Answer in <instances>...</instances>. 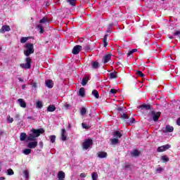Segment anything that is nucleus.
I'll return each instance as SVG.
<instances>
[{"instance_id": "nucleus-1", "label": "nucleus", "mask_w": 180, "mask_h": 180, "mask_svg": "<svg viewBox=\"0 0 180 180\" xmlns=\"http://www.w3.org/2000/svg\"><path fill=\"white\" fill-rule=\"evenodd\" d=\"M25 47L26 50L24 51V55L27 58L25 59V63L20 64V67L24 68V70H30V68H32V63H33V60L29 56L30 54L34 53V46L33 44L29 43L25 44Z\"/></svg>"}, {"instance_id": "nucleus-2", "label": "nucleus", "mask_w": 180, "mask_h": 180, "mask_svg": "<svg viewBox=\"0 0 180 180\" xmlns=\"http://www.w3.org/2000/svg\"><path fill=\"white\" fill-rule=\"evenodd\" d=\"M31 134H29V136L27 137V140L29 141H34L36 140V138L39 137L41 134H43L44 133V129H31Z\"/></svg>"}, {"instance_id": "nucleus-3", "label": "nucleus", "mask_w": 180, "mask_h": 180, "mask_svg": "<svg viewBox=\"0 0 180 180\" xmlns=\"http://www.w3.org/2000/svg\"><path fill=\"white\" fill-rule=\"evenodd\" d=\"M92 144H94V141L91 139H88L83 142L82 148L84 150H88V148L92 146Z\"/></svg>"}, {"instance_id": "nucleus-4", "label": "nucleus", "mask_w": 180, "mask_h": 180, "mask_svg": "<svg viewBox=\"0 0 180 180\" xmlns=\"http://www.w3.org/2000/svg\"><path fill=\"white\" fill-rule=\"evenodd\" d=\"M169 148H171V145L166 144L158 147L157 151L158 153H164V151H167V150H169Z\"/></svg>"}, {"instance_id": "nucleus-5", "label": "nucleus", "mask_w": 180, "mask_h": 180, "mask_svg": "<svg viewBox=\"0 0 180 180\" xmlns=\"http://www.w3.org/2000/svg\"><path fill=\"white\" fill-rule=\"evenodd\" d=\"M150 115L153 116V120L155 122H158V119H160V117L161 116L160 112H155V111H151Z\"/></svg>"}, {"instance_id": "nucleus-6", "label": "nucleus", "mask_w": 180, "mask_h": 180, "mask_svg": "<svg viewBox=\"0 0 180 180\" xmlns=\"http://www.w3.org/2000/svg\"><path fill=\"white\" fill-rule=\"evenodd\" d=\"M120 117L122 120H124L129 126H130V118L127 113L121 114Z\"/></svg>"}, {"instance_id": "nucleus-7", "label": "nucleus", "mask_w": 180, "mask_h": 180, "mask_svg": "<svg viewBox=\"0 0 180 180\" xmlns=\"http://www.w3.org/2000/svg\"><path fill=\"white\" fill-rule=\"evenodd\" d=\"M82 51V46L80 45H76L74 46L72 53V54L77 55V54H79V51Z\"/></svg>"}, {"instance_id": "nucleus-8", "label": "nucleus", "mask_w": 180, "mask_h": 180, "mask_svg": "<svg viewBox=\"0 0 180 180\" xmlns=\"http://www.w3.org/2000/svg\"><path fill=\"white\" fill-rule=\"evenodd\" d=\"M139 108L141 110H151V105L150 104H142Z\"/></svg>"}, {"instance_id": "nucleus-9", "label": "nucleus", "mask_w": 180, "mask_h": 180, "mask_svg": "<svg viewBox=\"0 0 180 180\" xmlns=\"http://www.w3.org/2000/svg\"><path fill=\"white\" fill-rule=\"evenodd\" d=\"M111 59H112V54H107L103 56V62L104 64H106V63H109V61H110Z\"/></svg>"}, {"instance_id": "nucleus-10", "label": "nucleus", "mask_w": 180, "mask_h": 180, "mask_svg": "<svg viewBox=\"0 0 180 180\" xmlns=\"http://www.w3.org/2000/svg\"><path fill=\"white\" fill-rule=\"evenodd\" d=\"M5 32H11V27L9 25H3L0 29V33H5Z\"/></svg>"}, {"instance_id": "nucleus-11", "label": "nucleus", "mask_w": 180, "mask_h": 180, "mask_svg": "<svg viewBox=\"0 0 180 180\" xmlns=\"http://www.w3.org/2000/svg\"><path fill=\"white\" fill-rule=\"evenodd\" d=\"M97 157H98V158H108V153L105 151H100L97 153Z\"/></svg>"}, {"instance_id": "nucleus-12", "label": "nucleus", "mask_w": 180, "mask_h": 180, "mask_svg": "<svg viewBox=\"0 0 180 180\" xmlns=\"http://www.w3.org/2000/svg\"><path fill=\"white\" fill-rule=\"evenodd\" d=\"M46 84V86H47V88H49V89H51V88H53V86H54V83L53 82V80L51 79H48L45 82Z\"/></svg>"}, {"instance_id": "nucleus-13", "label": "nucleus", "mask_w": 180, "mask_h": 180, "mask_svg": "<svg viewBox=\"0 0 180 180\" xmlns=\"http://www.w3.org/2000/svg\"><path fill=\"white\" fill-rule=\"evenodd\" d=\"M174 131V127L167 125L165 129H163V133H172Z\"/></svg>"}, {"instance_id": "nucleus-14", "label": "nucleus", "mask_w": 180, "mask_h": 180, "mask_svg": "<svg viewBox=\"0 0 180 180\" xmlns=\"http://www.w3.org/2000/svg\"><path fill=\"white\" fill-rule=\"evenodd\" d=\"M37 141L30 142L27 144V147L32 150V148H36L37 147Z\"/></svg>"}, {"instance_id": "nucleus-15", "label": "nucleus", "mask_w": 180, "mask_h": 180, "mask_svg": "<svg viewBox=\"0 0 180 180\" xmlns=\"http://www.w3.org/2000/svg\"><path fill=\"white\" fill-rule=\"evenodd\" d=\"M58 179L60 180H65V173L63 171H59L58 172Z\"/></svg>"}, {"instance_id": "nucleus-16", "label": "nucleus", "mask_w": 180, "mask_h": 180, "mask_svg": "<svg viewBox=\"0 0 180 180\" xmlns=\"http://www.w3.org/2000/svg\"><path fill=\"white\" fill-rule=\"evenodd\" d=\"M66 133H67V131H65V129H62V130H61L62 141H65V140H67V136L65 135Z\"/></svg>"}, {"instance_id": "nucleus-17", "label": "nucleus", "mask_w": 180, "mask_h": 180, "mask_svg": "<svg viewBox=\"0 0 180 180\" xmlns=\"http://www.w3.org/2000/svg\"><path fill=\"white\" fill-rule=\"evenodd\" d=\"M108 37H109V34H108L104 35V37L103 39V43L104 47H108V45L109 44V43L108 42Z\"/></svg>"}, {"instance_id": "nucleus-18", "label": "nucleus", "mask_w": 180, "mask_h": 180, "mask_svg": "<svg viewBox=\"0 0 180 180\" xmlns=\"http://www.w3.org/2000/svg\"><path fill=\"white\" fill-rule=\"evenodd\" d=\"M88 81H89V77L88 75H85L84 77L82 79V85L85 86L88 84Z\"/></svg>"}, {"instance_id": "nucleus-19", "label": "nucleus", "mask_w": 180, "mask_h": 180, "mask_svg": "<svg viewBox=\"0 0 180 180\" xmlns=\"http://www.w3.org/2000/svg\"><path fill=\"white\" fill-rule=\"evenodd\" d=\"M78 96H81L82 98H84V96H85V89L84 87L79 89L78 92Z\"/></svg>"}, {"instance_id": "nucleus-20", "label": "nucleus", "mask_w": 180, "mask_h": 180, "mask_svg": "<svg viewBox=\"0 0 180 180\" xmlns=\"http://www.w3.org/2000/svg\"><path fill=\"white\" fill-rule=\"evenodd\" d=\"M131 157H139L140 155V150L135 149L131 152Z\"/></svg>"}, {"instance_id": "nucleus-21", "label": "nucleus", "mask_w": 180, "mask_h": 180, "mask_svg": "<svg viewBox=\"0 0 180 180\" xmlns=\"http://www.w3.org/2000/svg\"><path fill=\"white\" fill-rule=\"evenodd\" d=\"M18 101L21 108H26V102H25V101L22 98H20Z\"/></svg>"}, {"instance_id": "nucleus-22", "label": "nucleus", "mask_w": 180, "mask_h": 180, "mask_svg": "<svg viewBox=\"0 0 180 180\" xmlns=\"http://www.w3.org/2000/svg\"><path fill=\"white\" fill-rule=\"evenodd\" d=\"M27 138V134H26V133L22 132L20 134V141H25V140H26Z\"/></svg>"}, {"instance_id": "nucleus-23", "label": "nucleus", "mask_w": 180, "mask_h": 180, "mask_svg": "<svg viewBox=\"0 0 180 180\" xmlns=\"http://www.w3.org/2000/svg\"><path fill=\"white\" fill-rule=\"evenodd\" d=\"M91 67L94 70H98V68H99V63H98L97 61L91 62Z\"/></svg>"}, {"instance_id": "nucleus-24", "label": "nucleus", "mask_w": 180, "mask_h": 180, "mask_svg": "<svg viewBox=\"0 0 180 180\" xmlns=\"http://www.w3.org/2000/svg\"><path fill=\"white\" fill-rule=\"evenodd\" d=\"M113 136H114V137H115V139H120V138L122 137V136H123V135L122 134V133H120V131H115L114 132V134H113Z\"/></svg>"}, {"instance_id": "nucleus-25", "label": "nucleus", "mask_w": 180, "mask_h": 180, "mask_svg": "<svg viewBox=\"0 0 180 180\" xmlns=\"http://www.w3.org/2000/svg\"><path fill=\"white\" fill-rule=\"evenodd\" d=\"M91 94L93 96H94L96 99H99V92H98V90L94 89L92 91Z\"/></svg>"}, {"instance_id": "nucleus-26", "label": "nucleus", "mask_w": 180, "mask_h": 180, "mask_svg": "<svg viewBox=\"0 0 180 180\" xmlns=\"http://www.w3.org/2000/svg\"><path fill=\"white\" fill-rule=\"evenodd\" d=\"M56 110V105H49L47 108V112H54Z\"/></svg>"}, {"instance_id": "nucleus-27", "label": "nucleus", "mask_w": 180, "mask_h": 180, "mask_svg": "<svg viewBox=\"0 0 180 180\" xmlns=\"http://www.w3.org/2000/svg\"><path fill=\"white\" fill-rule=\"evenodd\" d=\"M126 108L124 106H121V107H117L116 108V111L117 112V113H123V112H124Z\"/></svg>"}, {"instance_id": "nucleus-28", "label": "nucleus", "mask_w": 180, "mask_h": 180, "mask_svg": "<svg viewBox=\"0 0 180 180\" xmlns=\"http://www.w3.org/2000/svg\"><path fill=\"white\" fill-rule=\"evenodd\" d=\"M110 142L111 144H112L113 146H115V144H119V143H120L119 139H117V138L111 139Z\"/></svg>"}, {"instance_id": "nucleus-29", "label": "nucleus", "mask_w": 180, "mask_h": 180, "mask_svg": "<svg viewBox=\"0 0 180 180\" xmlns=\"http://www.w3.org/2000/svg\"><path fill=\"white\" fill-rule=\"evenodd\" d=\"M110 78H111V79H116V78H117V72H113L110 73Z\"/></svg>"}, {"instance_id": "nucleus-30", "label": "nucleus", "mask_w": 180, "mask_h": 180, "mask_svg": "<svg viewBox=\"0 0 180 180\" xmlns=\"http://www.w3.org/2000/svg\"><path fill=\"white\" fill-rule=\"evenodd\" d=\"M23 154H25V155H29V154H31L32 153V149L30 148H25L22 150Z\"/></svg>"}, {"instance_id": "nucleus-31", "label": "nucleus", "mask_w": 180, "mask_h": 180, "mask_svg": "<svg viewBox=\"0 0 180 180\" xmlns=\"http://www.w3.org/2000/svg\"><path fill=\"white\" fill-rule=\"evenodd\" d=\"M136 75L138 77H141V78H144V77H146V75H144V73L140 70L136 71Z\"/></svg>"}, {"instance_id": "nucleus-32", "label": "nucleus", "mask_w": 180, "mask_h": 180, "mask_svg": "<svg viewBox=\"0 0 180 180\" xmlns=\"http://www.w3.org/2000/svg\"><path fill=\"white\" fill-rule=\"evenodd\" d=\"M98 176L97 172H93L91 174V179L92 180H98Z\"/></svg>"}, {"instance_id": "nucleus-33", "label": "nucleus", "mask_w": 180, "mask_h": 180, "mask_svg": "<svg viewBox=\"0 0 180 180\" xmlns=\"http://www.w3.org/2000/svg\"><path fill=\"white\" fill-rule=\"evenodd\" d=\"M67 2L71 5V6H75V2L77 0H67Z\"/></svg>"}, {"instance_id": "nucleus-34", "label": "nucleus", "mask_w": 180, "mask_h": 180, "mask_svg": "<svg viewBox=\"0 0 180 180\" xmlns=\"http://www.w3.org/2000/svg\"><path fill=\"white\" fill-rule=\"evenodd\" d=\"M36 106L38 109H41V108H43V103L41 101H39L37 102Z\"/></svg>"}, {"instance_id": "nucleus-35", "label": "nucleus", "mask_w": 180, "mask_h": 180, "mask_svg": "<svg viewBox=\"0 0 180 180\" xmlns=\"http://www.w3.org/2000/svg\"><path fill=\"white\" fill-rule=\"evenodd\" d=\"M22 174L26 179H29V172L27 170H24Z\"/></svg>"}, {"instance_id": "nucleus-36", "label": "nucleus", "mask_w": 180, "mask_h": 180, "mask_svg": "<svg viewBox=\"0 0 180 180\" xmlns=\"http://www.w3.org/2000/svg\"><path fill=\"white\" fill-rule=\"evenodd\" d=\"M37 28L39 29V33H44V29L41 25H38Z\"/></svg>"}, {"instance_id": "nucleus-37", "label": "nucleus", "mask_w": 180, "mask_h": 180, "mask_svg": "<svg viewBox=\"0 0 180 180\" xmlns=\"http://www.w3.org/2000/svg\"><path fill=\"white\" fill-rule=\"evenodd\" d=\"M161 160L164 161V162H168V161H169V158L167 157V155L162 156Z\"/></svg>"}, {"instance_id": "nucleus-38", "label": "nucleus", "mask_w": 180, "mask_h": 180, "mask_svg": "<svg viewBox=\"0 0 180 180\" xmlns=\"http://www.w3.org/2000/svg\"><path fill=\"white\" fill-rule=\"evenodd\" d=\"M51 143H56V135H51L49 136Z\"/></svg>"}, {"instance_id": "nucleus-39", "label": "nucleus", "mask_w": 180, "mask_h": 180, "mask_svg": "<svg viewBox=\"0 0 180 180\" xmlns=\"http://www.w3.org/2000/svg\"><path fill=\"white\" fill-rule=\"evenodd\" d=\"M86 114V108H82V109H81V115H82V116H85Z\"/></svg>"}, {"instance_id": "nucleus-40", "label": "nucleus", "mask_w": 180, "mask_h": 180, "mask_svg": "<svg viewBox=\"0 0 180 180\" xmlns=\"http://www.w3.org/2000/svg\"><path fill=\"white\" fill-rule=\"evenodd\" d=\"M15 174V172H13V169H7V175H13Z\"/></svg>"}, {"instance_id": "nucleus-41", "label": "nucleus", "mask_w": 180, "mask_h": 180, "mask_svg": "<svg viewBox=\"0 0 180 180\" xmlns=\"http://www.w3.org/2000/svg\"><path fill=\"white\" fill-rule=\"evenodd\" d=\"M27 40H29V37H22L20 39V43L25 44Z\"/></svg>"}, {"instance_id": "nucleus-42", "label": "nucleus", "mask_w": 180, "mask_h": 180, "mask_svg": "<svg viewBox=\"0 0 180 180\" xmlns=\"http://www.w3.org/2000/svg\"><path fill=\"white\" fill-rule=\"evenodd\" d=\"M109 94H111L112 95H115V94H117V89H111L110 90V92Z\"/></svg>"}, {"instance_id": "nucleus-43", "label": "nucleus", "mask_w": 180, "mask_h": 180, "mask_svg": "<svg viewBox=\"0 0 180 180\" xmlns=\"http://www.w3.org/2000/svg\"><path fill=\"white\" fill-rule=\"evenodd\" d=\"M82 126L83 127V129H86V130H89L91 127H88V125H86V124L82 122Z\"/></svg>"}, {"instance_id": "nucleus-44", "label": "nucleus", "mask_w": 180, "mask_h": 180, "mask_svg": "<svg viewBox=\"0 0 180 180\" xmlns=\"http://www.w3.org/2000/svg\"><path fill=\"white\" fill-rule=\"evenodd\" d=\"M136 52H137V49H134L128 52V56H131L133 53H136Z\"/></svg>"}, {"instance_id": "nucleus-45", "label": "nucleus", "mask_w": 180, "mask_h": 180, "mask_svg": "<svg viewBox=\"0 0 180 180\" xmlns=\"http://www.w3.org/2000/svg\"><path fill=\"white\" fill-rule=\"evenodd\" d=\"M133 123H136V119H134V117L129 119V125L133 124Z\"/></svg>"}, {"instance_id": "nucleus-46", "label": "nucleus", "mask_w": 180, "mask_h": 180, "mask_svg": "<svg viewBox=\"0 0 180 180\" xmlns=\"http://www.w3.org/2000/svg\"><path fill=\"white\" fill-rule=\"evenodd\" d=\"M46 22H47V19H46V17H44L39 20V23H46Z\"/></svg>"}, {"instance_id": "nucleus-47", "label": "nucleus", "mask_w": 180, "mask_h": 180, "mask_svg": "<svg viewBox=\"0 0 180 180\" xmlns=\"http://www.w3.org/2000/svg\"><path fill=\"white\" fill-rule=\"evenodd\" d=\"M7 120L8 123H13V118L11 117V116H8V117L7 118Z\"/></svg>"}, {"instance_id": "nucleus-48", "label": "nucleus", "mask_w": 180, "mask_h": 180, "mask_svg": "<svg viewBox=\"0 0 180 180\" xmlns=\"http://www.w3.org/2000/svg\"><path fill=\"white\" fill-rule=\"evenodd\" d=\"M15 119H16V120H20V114H15Z\"/></svg>"}, {"instance_id": "nucleus-49", "label": "nucleus", "mask_w": 180, "mask_h": 180, "mask_svg": "<svg viewBox=\"0 0 180 180\" xmlns=\"http://www.w3.org/2000/svg\"><path fill=\"white\" fill-rule=\"evenodd\" d=\"M84 50H85L86 51H88V50H91V47L89 46V45H86V46H84Z\"/></svg>"}, {"instance_id": "nucleus-50", "label": "nucleus", "mask_w": 180, "mask_h": 180, "mask_svg": "<svg viewBox=\"0 0 180 180\" xmlns=\"http://www.w3.org/2000/svg\"><path fill=\"white\" fill-rule=\"evenodd\" d=\"M162 169H163L162 167L157 168V169H156V172L160 173V172H162Z\"/></svg>"}, {"instance_id": "nucleus-51", "label": "nucleus", "mask_w": 180, "mask_h": 180, "mask_svg": "<svg viewBox=\"0 0 180 180\" xmlns=\"http://www.w3.org/2000/svg\"><path fill=\"white\" fill-rule=\"evenodd\" d=\"M80 177L81 178H86V174L85 173H81L80 174Z\"/></svg>"}, {"instance_id": "nucleus-52", "label": "nucleus", "mask_w": 180, "mask_h": 180, "mask_svg": "<svg viewBox=\"0 0 180 180\" xmlns=\"http://www.w3.org/2000/svg\"><path fill=\"white\" fill-rule=\"evenodd\" d=\"M32 87L33 88H37V83H33L32 84Z\"/></svg>"}, {"instance_id": "nucleus-53", "label": "nucleus", "mask_w": 180, "mask_h": 180, "mask_svg": "<svg viewBox=\"0 0 180 180\" xmlns=\"http://www.w3.org/2000/svg\"><path fill=\"white\" fill-rule=\"evenodd\" d=\"M107 33H109V34H111L112 33V31L110 30V28H108L107 30Z\"/></svg>"}, {"instance_id": "nucleus-54", "label": "nucleus", "mask_w": 180, "mask_h": 180, "mask_svg": "<svg viewBox=\"0 0 180 180\" xmlns=\"http://www.w3.org/2000/svg\"><path fill=\"white\" fill-rule=\"evenodd\" d=\"M27 119H30L31 120H34V118L33 117H27Z\"/></svg>"}, {"instance_id": "nucleus-55", "label": "nucleus", "mask_w": 180, "mask_h": 180, "mask_svg": "<svg viewBox=\"0 0 180 180\" xmlns=\"http://www.w3.org/2000/svg\"><path fill=\"white\" fill-rule=\"evenodd\" d=\"M18 80L20 82H23V79L20 77H18Z\"/></svg>"}, {"instance_id": "nucleus-56", "label": "nucleus", "mask_w": 180, "mask_h": 180, "mask_svg": "<svg viewBox=\"0 0 180 180\" xmlns=\"http://www.w3.org/2000/svg\"><path fill=\"white\" fill-rule=\"evenodd\" d=\"M5 179H6L5 177H2V176L0 177V180H5Z\"/></svg>"}, {"instance_id": "nucleus-57", "label": "nucleus", "mask_w": 180, "mask_h": 180, "mask_svg": "<svg viewBox=\"0 0 180 180\" xmlns=\"http://www.w3.org/2000/svg\"><path fill=\"white\" fill-rule=\"evenodd\" d=\"M25 86H26V85H25V84L22 85V89H25Z\"/></svg>"}, {"instance_id": "nucleus-58", "label": "nucleus", "mask_w": 180, "mask_h": 180, "mask_svg": "<svg viewBox=\"0 0 180 180\" xmlns=\"http://www.w3.org/2000/svg\"><path fill=\"white\" fill-rule=\"evenodd\" d=\"M110 27H113V24L110 25Z\"/></svg>"}, {"instance_id": "nucleus-59", "label": "nucleus", "mask_w": 180, "mask_h": 180, "mask_svg": "<svg viewBox=\"0 0 180 180\" xmlns=\"http://www.w3.org/2000/svg\"><path fill=\"white\" fill-rule=\"evenodd\" d=\"M117 65H120V62H117Z\"/></svg>"}, {"instance_id": "nucleus-60", "label": "nucleus", "mask_w": 180, "mask_h": 180, "mask_svg": "<svg viewBox=\"0 0 180 180\" xmlns=\"http://www.w3.org/2000/svg\"><path fill=\"white\" fill-rule=\"evenodd\" d=\"M125 168H129V165H126V166H125Z\"/></svg>"}, {"instance_id": "nucleus-61", "label": "nucleus", "mask_w": 180, "mask_h": 180, "mask_svg": "<svg viewBox=\"0 0 180 180\" xmlns=\"http://www.w3.org/2000/svg\"><path fill=\"white\" fill-rule=\"evenodd\" d=\"M40 144H41V146H43V142H41Z\"/></svg>"}, {"instance_id": "nucleus-62", "label": "nucleus", "mask_w": 180, "mask_h": 180, "mask_svg": "<svg viewBox=\"0 0 180 180\" xmlns=\"http://www.w3.org/2000/svg\"><path fill=\"white\" fill-rule=\"evenodd\" d=\"M169 39H174V37H169Z\"/></svg>"}, {"instance_id": "nucleus-63", "label": "nucleus", "mask_w": 180, "mask_h": 180, "mask_svg": "<svg viewBox=\"0 0 180 180\" xmlns=\"http://www.w3.org/2000/svg\"><path fill=\"white\" fill-rule=\"evenodd\" d=\"M1 50H2V48L0 47V51H1Z\"/></svg>"}, {"instance_id": "nucleus-64", "label": "nucleus", "mask_w": 180, "mask_h": 180, "mask_svg": "<svg viewBox=\"0 0 180 180\" xmlns=\"http://www.w3.org/2000/svg\"><path fill=\"white\" fill-rule=\"evenodd\" d=\"M162 1H165V0H162Z\"/></svg>"}]
</instances>
